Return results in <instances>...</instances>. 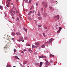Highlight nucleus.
Masks as SVG:
<instances>
[{
    "instance_id": "38",
    "label": "nucleus",
    "mask_w": 67,
    "mask_h": 67,
    "mask_svg": "<svg viewBox=\"0 0 67 67\" xmlns=\"http://www.w3.org/2000/svg\"><path fill=\"white\" fill-rule=\"evenodd\" d=\"M53 55L52 54H50V57H52V56Z\"/></svg>"
},
{
    "instance_id": "29",
    "label": "nucleus",
    "mask_w": 67,
    "mask_h": 67,
    "mask_svg": "<svg viewBox=\"0 0 67 67\" xmlns=\"http://www.w3.org/2000/svg\"><path fill=\"white\" fill-rule=\"evenodd\" d=\"M7 2L8 3V5H9L10 4V3L8 1H7Z\"/></svg>"
},
{
    "instance_id": "52",
    "label": "nucleus",
    "mask_w": 67,
    "mask_h": 67,
    "mask_svg": "<svg viewBox=\"0 0 67 67\" xmlns=\"http://www.w3.org/2000/svg\"><path fill=\"white\" fill-rule=\"evenodd\" d=\"M24 51H26V50L25 49H24Z\"/></svg>"
},
{
    "instance_id": "32",
    "label": "nucleus",
    "mask_w": 67,
    "mask_h": 67,
    "mask_svg": "<svg viewBox=\"0 0 67 67\" xmlns=\"http://www.w3.org/2000/svg\"><path fill=\"white\" fill-rule=\"evenodd\" d=\"M29 19L30 20H32V19H31L30 18H29Z\"/></svg>"
},
{
    "instance_id": "4",
    "label": "nucleus",
    "mask_w": 67,
    "mask_h": 67,
    "mask_svg": "<svg viewBox=\"0 0 67 67\" xmlns=\"http://www.w3.org/2000/svg\"><path fill=\"white\" fill-rule=\"evenodd\" d=\"M53 40V38H51L49 40V41L48 42H47V43H50L51 42H52V40Z\"/></svg>"
},
{
    "instance_id": "3",
    "label": "nucleus",
    "mask_w": 67,
    "mask_h": 67,
    "mask_svg": "<svg viewBox=\"0 0 67 67\" xmlns=\"http://www.w3.org/2000/svg\"><path fill=\"white\" fill-rule=\"evenodd\" d=\"M42 4H43V5L45 7V8H47V5L46 4L45 2H42Z\"/></svg>"
},
{
    "instance_id": "10",
    "label": "nucleus",
    "mask_w": 67,
    "mask_h": 67,
    "mask_svg": "<svg viewBox=\"0 0 67 67\" xmlns=\"http://www.w3.org/2000/svg\"><path fill=\"white\" fill-rule=\"evenodd\" d=\"M37 15H38V16H40L41 15L40 13V12L39 11L38 12V14H37Z\"/></svg>"
},
{
    "instance_id": "59",
    "label": "nucleus",
    "mask_w": 67,
    "mask_h": 67,
    "mask_svg": "<svg viewBox=\"0 0 67 67\" xmlns=\"http://www.w3.org/2000/svg\"><path fill=\"white\" fill-rule=\"evenodd\" d=\"M10 22L11 23H12V21H10Z\"/></svg>"
},
{
    "instance_id": "39",
    "label": "nucleus",
    "mask_w": 67,
    "mask_h": 67,
    "mask_svg": "<svg viewBox=\"0 0 67 67\" xmlns=\"http://www.w3.org/2000/svg\"><path fill=\"white\" fill-rule=\"evenodd\" d=\"M16 19L18 20H19V18H17Z\"/></svg>"
},
{
    "instance_id": "40",
    "label": "nucleus",
    "mask_w": 67,
    "mask_h": 67,
    "mask_svg": "<svg viewBox=\"0 0 67 67\" xmlns=\"http://www.w3.org/2000/svg\"><path fill=\"white\" fill-rule=\"evenodd\" d=\"M32 6L31 7V8L30 9V10H31V9H32Z\"/></svg>"
},
{
    "instance_id": "37",
    "label": "nucleus",
    "mask_w": 67,
    "mask_h": 67,
    "mask_svg": "<svg viewBox=\"0 0 67 67\" xmlns=\"http://www.w3.org/2000/svg\"><path fill=\"white\" fill-rule=\"evenodd\" d=\"M27 29H25V28H24V30L25 31H27Z\"/></svg>"
},
{
    "instance_id": "17",
    "label": "nucleus",
    "mask_w": 67,
    "mask_h": 67,
    "mask_svg": "<svg viewBox=\"0 0 67 67\" xmlns=\"http://www.w3.org/2000/svg\"><path fill=\"white\" fill-rule=\"evenodd\" d=\"M61 30H58L57 32V33H59L60 32Z\"/></svg>"
},
{
    "instance_id": "43",
    "label": "nucleus",
    "mask_w": 67,
    "mask_h": 67,
    "mask_svg": "<svg viewBox=\"0 0 67 67\" xmlns=\"http://www.w3.org/2000/svg\"><path fill=\"white\" fill-rule=\"evenodd\" d=\"M42 66V65H39V67H41Z\"/></svg>"
},
{
    "instance_id": "35",
    "label": "nucleus",
    "mask_w": 67,
    "mask_h": 67,
    "mask_svg": "<svg viewBox=\"0 0 67 67\" xmlns=\"http://www.w3.org/2000/svg\"><path fill=\"white\" fill-rule=\"evenodd\" d=\"M14 52H15V51H16V50L15 49H14Z\"/></svg>"
},
{
    "instance_id": "56",
    "label": "nucleus",
    "mask_w": 67,
    "mask_h": 67,
    "mask_svg": "<svg viewBox=\"0 0 67 67\" xmlns=\"http://www.w3.org/2000/svg\"><path fill=\"white\" fill-rule=\"evenodd\" d=\"M21 53H24V52H23V51H22V52H21Z\"/></svg>"
},
{
    "instance_id": "15",
    "label": "nucleus",
    "mask_w": 67,
    "mask_h": 67,
    "mask_svg": "<svg viewBox=\"0 0 67 67\" xmlns=\"http://www.w3.org/2000/svg\"><path fill=\"white\" fill-rule=\"evenodd\" d=\"M12 35L13 36H14V35H15V33L14 32H12Z\"/></svg>"
},
{
    "instance_id": "22",
    "label": "nucleus",
    "mask_w": 67,
    "mask_h": 67,
    "mask_svg": "<svg viewBox=\"0 0 67 67\" xmlns=\"http://www.w3.org/2000/svg\"><path fill=\"white\" fill-rule=\"evenodd\" d=\"M62 28L61 27H59V30H62Z\"/></svg>"
},
{
    "instance_id": "1",
    "label": "nucleus",
    "mask_w": 67,
    "mask_h": 67,
    "mask_svg": "<svg viewBox=\"0 0 67 67\" xmlns=\"http://www.w3.org/2000/svg\"><path fill=\"white\" fill-rule=\"evenodd\" d=\"M23 37H21V36H20V38L18 40H17V41L18 42L21 41L23 39Z\"/></svg>"
},
{
    "instance_id": "28",
    "label": "nucleus",
    "mask_w": 67,
    "mask_h": 67,
    "mask_svg": "<svg viewBox=\"0 0 67 67\" xmlns=\"http://www.w3.org/2000/svg\"><path fill=\"white\" fill-rule=\"evenodd\" d=\"M25 1L26 2H28L29 1L27 0H25Z\"/></svg>"
},
{
    "instance_id": "51",
    "label": "nucleus",
    "mask_w": 67,
    "mask_h": 67,
    "mask_svg": "<svg viewBox=\"0 0 67 67\" xmlns=\"http://www.w3.org/2000/svg\"><path fill=\"white\" fill-rule=\"evenodd\" d=\"M11 4H12V5L13 4V3H11Z\"/></svg>"
},
{
    "instance_id": "50",
    "label": "nucleus",
    "mask_w": 67,
    "mask_h": 67,
    "mask_svg": "<svg viewBox=\"0 0 67 67\" xmlns=\"http://www.w3.org/2000/svg\"><path fill=\"white\" fill-rule=\"evenodd\" d=\"M56 29H58V27H56Z\"/></svg>"
},
{
    "instance_id": "62",
    "label": "nucleus",
    "mask_w": 67,
    "mask_h": 67,
    "mask_svg": "<svg viewBox=\"0 0 67 67\" xmlns=\"http://www.w3.org/2000/svg\"><path fill=\"white\" fill-rule=\"evenodd\" d=\"M19 15H20V16H21V14H19Z\"/></svg>"
},
{
    "instance_id": "54",
    "label": "nucleus",
    "mask_w": 67,
    "mask_h": 67,
    "mask_svg": "<svg viewBox=\"0 0 67 67\" xmlns=\"http://www.w3.org/2000/svg\"><path fill=\"white\" fill-rule=\"evenodd\" d=\"M24 40H23V41H22V42H24Z\"/></svg>"
},
{
    "instance_id": "23",
    "label": "nucleus",
    "mask_w": 67,
    "mask_h": 67,
    "mask_svg": "<svg viewBox=\"0 0 67 67\" xmlns=\"http://www.w3.org/2000/svg\"><path fill=\"white\" fill-rule=\"evenodd\" d=\"M15 58L17 59V58H18V57L17 56H15Z\"/></svg>"
},
{
    "instance_id": "13",
    "label": "nucleus",
    "mask_w": 67,
    "mask_h": 67,
    "mask_svg": "<svg viewBox=\"0 0 67 67\" xmlns=\"http://www.w3.org/2000/svg\"><path fill=\"white\" fill-rule=\"evenodd\" d=\"M38 19L40 20H41L42 19V17L41 16L39 17H38Z\"/></svg>"
},
{
    "instance_id": "63",
    "label": "nucleus",
    "mask_w": 67,
    "mask_h": 67,
    "mask_svg": "<svg viewBox=\"0 0 67 67\" xmlns=\"http://www.w3.org/2000/svg\"><path fill=\"white\" fill-rule=\"evenodd\" d=\"M18 58V59H19V58Z\"/></svg>"
},
{
    "instance_id": "49",
    "label": "nucleus",
    "mask_w": 67,
    "mask_h": 67,
    "mask_svg": "<svg viewBox=\"0 0 67 67\" xmlns=\"http://www.w3.org/2000/svg\"><path fill=\"white\" fill-rule=\"evenodd\" d=\"M52 57H54V55H52Z\"/></svg>"
},
{
    "instance_id": "41",
    "label": "nucleus",
    "mask_w": 67,
    "mask_h": 67,
    "mask_svg": "<svg viewBox=\"0 0 67 67\" xmlns=\"http://www.w3.org/2000/svg\"><path fill=\"white\" fill-rule=\"evenodd\" d=\"M41 11H43V8H41Z\"/></svg>"
},
{
    "instance_id": "24",
    "label": "nucleus",
    "mask_w": 67,
    "mask_h": 67,
    "mask_svg": "<svg viewBox=\"0 0 67 67\" xmlns=\"http://www.w3.org/2000/svg\"><path fill=\"white\" fill-rule=\"evenodd\" d=\"M35 65H37V66H38V65H39V64H38V63H36V64H35Z\"/></svg>"
},
{
    "instance_id": "8",
    "label": "nucleus",
    "mask_w": 67,
    "mask_h": 67,
    "mask_svg": "<svg viewBox=\"0 0 67 67\" xmlns=\"http://www.w3.org/2000/svg\"><path fill=\"white\" fill-rule=\"evenodd\" d=\"M33 13V11H30L28 13V15H30V14L31 13Z\"/></svg>"
},
{
    "instance_id": "31",
    "label": "nucleus",
    "mask_w": 67,
    "mask_h": 67,
    "mask_svg": "<svg viewBox=\"0 0 67 67\" xmlns=\"http://www.w3.org/2000/svg\"><path fill=\"white\" fill-rule=\"evenodd\" d=\"M6 6H7V7H9V4H7Z\"/></svg>"
},
{
    "instance_id": "42",
    "label": "nucleus",
    "mask_w": 67,
    "mask_h": 67,
    "mask_svg": "<svg viewBox=\"0 0 67 67\" xmlns=\"http://www.w3.org/2000/svg\"><path fill=\"white\" fill-rule=\"evenodd\" d=\"M10 13H12V11H11L10 12Z\"/></svg>"
},
{
    "instance_id": "57",
    "label": "nucleus",
    "mask_w": 67,
    "mask_h": 67,
    "mask_svg": "<svg viewBox=\"0 0 67 67\" xmlns=\"http://www.w3.org/2000/svg\"><path fill=\"white\" fill-rule=\"evenodd\" d=\"M20 18H21V16H20Z\"/></svg>"
},
{
    "instance_id": "12",
    "label": "nucleus",
    "mask_w": 67,
    "mask_h": 67,
    "mask_svg": "<svg viewBox=\"0 0 67 67\" xmlns=\"http://www.w3.org/2000/svg\"><path fill=\"white\" fill-rule=\"evenodd\" d=\"M47 15V14L46 13H45V14H44L43 15V16L44 17H46Z\"/></svg>"
},
{
    "instance_id": "60",
    "label": "nucleus",
    "mask_w": 67,
    "mask_h": 67,
    "mask_svg": "<svg viewBox=\"0 0 67 67\" xmlns=\"http://www.w3.org/2000/svg\"><path fill=\"white\" fill-rule=\"evenodd\" d=\"M14 10H16V8H15L14 9Z\"/></svg>"
},
{
    "instance_id": "7",
    "label": "nucleus",
    "mask_w": 67,
    "mask_h": 67,
    "mask_svg": "<svg viewBox=\"0 0 67 67\" xmlns=\"http://www.w3.org/2000/svg\"><path fill=\"white\" fill-rule=\"evenodd\" d=\"M16 34L17 35H18V36L21 35V34H20V32H16Z\"/></svg>"
},
{
    "instance_id": "16",
    "label": "nucleus",
    "mask_w": 67,
    "mask_h": 67,
    "mask_svg": "<svg viewBox=\"0 0 67 67\" xmlns=\"http://www.w3.org/2000/svg\"><path fill=\"white\" fill-rule=\"evenodd\" d=\"M2 8H3V6L1 5L0 6V9H1V10L2 9Z\"/></svg>"
},
{
    "instance_id": "30",
    "label": "nucleus",
    "mask_w": 67,
    "mask_h": 67,
    "mask_svg": "<svg viewBox=\"0 0 67 67\" xmlns=\"http://www.w3.org/2000/svg\"><path fill=\"white\" fill-rule=\"evenodd\" d=\"M49 8L50 9H52V8L51 7H49Z\"/></svg>"
},
{
    "instance_id": "47",
    "label": "nucleus",
    "mask_w": 67,
    "mask_h": 67,
    "mask_svg": "<svg viewBox=\"0 0 67 67\" xmlns=\"http://www.w3.org/2000/svg\"><path fill=\"white\" fill-rule=\"evenodd\" d=\"M8 0V1L9 2H10V1H11V0Z\"/></svg>"
},
{
    "instance_id": "48",
    "label": "nucleus",
    "mask_w": 67,
    "mask_h": 67,
    "mask_svg": "<svg viewBox=\"0 0 67 67\" xmlns=\"http://www.w3.org/2000/svg\"><path fill=\"white\" fill-rule=\"evenodd\" d=\"M12 19H14V17H13V16H12Z\"/></svg>"
},
{
    "instance_id": "20",
    "label": "nucleus",
    "mask_w": 67,
    "mask_h": 67,
    "mask_svg": "<svg viewBox=\"0 0 67 67\" xmlns=\"http://www.w3.org/2000/svg\"><path fill=\"white\" fill-rule=\"evenodd\" d=\"M40 64L42 65L43 64V63L42 62H40Z\"/></svg>"
},
{
    "instance_id": "5",
    "label": "nucleus",
    "mask_w": 67,
    "mask_h": 67,
    "mask_svg": "<svg viewBox=\"0 0 67 67\" xmlns=\"http://www.w3.org/2000/svg\"><path fill=\"white\" fill-rule=\"evenodd\" d=\"M49 63L48 62V61H46V63H45V65H49Z\"/></svg>"
},
{
    "instance_id": "11",
    "label": "nucleus",
    "mask_w": 67,
    "mask_h": 67,
    "mask_svg": "<svg viewBox=\"0 0 67 67\" xmlns=\"http://www.w3.org/2000/svg\"><path fill=\"white\" fill-rule=\"evenodd\" d=\"M37 48V47L36 46L32 45V48Z\"/></svg>"
},
{
    "instance_id": "33",
    "label": "nucleus",
    "mask_w": 67,
    "mask_h": 67,
    "mask_svg": "<svg viewBox=\"0 0 67 67\" xmlns=\"http://www.w3.org/2000/svg\"><path fill=\"white\" fill-rule=\"evenodd\" d=\"M13 13H14V14H15V12L14 11H13Z\"/></svg>"
},
{
    "instance_id": "45",
    "label": "nucleus",
    "mask_w": 67,
    "mask_h": 67,
    "mask_svg": "<svg viewBox=\"0 0 67 67\" xmlns=\"http://www.w3.org/2000/svg\"><path fill=\"white\" fill-rule=\"evenodd\" d=\"M12 16H14V14L13 13H12Z\"/></svg>"
},
{
    "instance_id": "58",
    "label": "nucleus",
    "mask_w": 67,
    "mask_h": 67,
    "mask_svg": "<svg viewBox=\"0 0 67 67\" xmlns=\"http://www.w3.org/2000/svg\"><path fill=\"white\" fill-rule=\"evenodd\" d=\"M36 5H37V6L38 5V4H36Z\"/></svg>"
},
{
    "instance_id": "21",
    "label": "nucleus",
    "mask_w": 67,
    "mask_h": 67,
    "mask_svg": "<svg viewBox=\"0 0 67 67\" xmlns=\"http://www.w3.org/2000/svg\"><path fill=\"white\" fill-rule=\"evenodd\" d=\"M44 29H47L48 28H47V27H44Z\"/></svg>"
},
{
    "instance_id": "64",
    "label": "nucleus",
    "mask_w": 67,
    "mask_h": 67,
    "mask_svg": "<svg viewBox=\"0 0 67 67\" xmlns=\"http://www.w3.org/2000/svg\"><path fill=\"white\" fill-rule=\"evenodd\" d=\"M13 67H16V66H13Z\"/></svg>"
},
{
    "instance_id": "19",
    "label": "nucleus",
    "mask_w": 67,
    "mask_h": 67,
    "mask_svg": "<svg viewBox=\"0 0 67 67\" xmlns=\"http://www.w3.org/2000/svg\"><path fill=\"white\" fill-rule=\"evenodd\" d=\"M27 61H25L24 63V64H25L26 63H27Z\"/></svg>"
},
{
    "instance_id": "2",
    "label": "nucleus",
    "mask_w": 67,
    "mask_h": 67,
    "mask_svg": "<svg viewBox=\"0 0 67 67\" xmlns=\"http://www.w3.org/2000/svg\"><path fill=\"white\" fill-rule=\"evenodd\" d=\"M46 58V56H44L43 55H41L40 56H39V58L40 59V58Z\"/></svg>"
},
{
    "instance_id": "26",
    "label": "nucleus",
    "mask_w": 67,
    "mask_h": 67,
    "mask_svg": "<svg viewBox=\"0 0 67 67\" xmlns=\"http://www.w3.org/2000/svg\"><path fill=\"white\" fill-rule=\"evenodd\" d=\"M18 10H16V13H18Z\"/></svg>"
},
{
    "instance_id": "53",
    "label": "nucleus",
    "mask_w": 67,
    "mask_h": 67,
    "mask_svg": "<svg viewBox=\"0 0 67 67\" xmlns=\"http://www.w3.org/2000/svg\"><path fill=\"white\" fill-rule=\"evenodd\" d=\"M43 35H44L45 34L44 33V32H43Z\"/></svg>"
},
{
    "instance_id": "61",
    "label": "nucleus",
    "mask_w": 67,
    "mask_h": 67,
    "mask_svg": "<svg viewBox=\"0 0 67 67\" xmlns=\"http://www.w3.org/2000/svg\"><path fill=\"white\" fill-rule=\"evenodd\" d=\"M47 67V65L46 66V67Z\"/></svg>"
},
{
    "instance_id": "27",
    "label": "nucleus",
    "mask_w": 67,
    "mask_h": 67,
    "mask_svg": "<svg viewBox=\"0 0 67 67\" xmlns=\"http://www.w3.org/2000/svg\"><path fill=\"white\" fill-rule=\"evenodd\" d=\"M6 39L7 40H9V42L10 41L9 40V38H6Z\"/></svg>"
},
{
    "instance_id": "36",
    "label": "nucleus",
    "mask_w": 67,
    "mask_h": 67,
    "mask_svg": "<svg viewBox=\"0 0 67 67\" xmlns=\"http://www.w3.org/2000/svg\"><path fill=\"white\" fill-rule=\"evenodd\" d=\"M29 51H31L32 50H31L30 49H29Z\"/></svg>"
},
{
    "instance_id": "18",
    "label": "nucleus",
    "mask_w": 67,
    "mask_h": 67,
    "mask_svg": "<svg viewBox=\"0 0 67 67\" xmlns=\"http://www.w3.org/2000/svg\"><path fill=\"white\" fill-rule=\"evenodd\" d=\"M7 67H11L10 66V65H7Z\"/></svg>"
},
{
    "instance_id": "55",
    "label": "nucleus",
    "mask_w": 67,
    "mask_h": 67,
    "mask_svg": "<svg viewBox=\"0 0 67 67\" xmlns=\"http://www.w3.org/2000/svg\"><path fill=\"white\" fill-rule=\"evenodd\" d=\"M6 47H7V46H5V47H4V48H6Z\"/></svg>"
},
{
    "instance_id": "14",
    "label": "nucleus",
    "mask_w": 67,
    "mask_h": 67,
    "mask_svg": "<svg viewBox=\"0 0 67 67\" xmlns=\"http://www.w3.org/2000/svg\"><path fill=\"white\" fill-rule=\"evenodd\" d=\"M45 46V44H43L41 46L42 48H44Z\"/></svg>"
},
{
    "instance_id": "44",
    "label": "nucleus",
    "mask_w": 67,
    "mask_h": 67,
    "mask_svg": "<svg viewBox=\"0 0 67 67\" xmlns=\"http://www.w3.org/2000/svg\"><path fill=\"white\" fill-rule=\"evenodd\" d=\"M30 44H28L27 46H30Z\"/></svg>"
},
{
    "instance_id": "9",
    "label": "nucleus",
    "mask_w": 67,
    "mask_h": 67,
    "mask_svg": "<svg viewBox=\"0 0 67 67\" xmlns=\"http://www.w3.org/2000/svg\"><path fill=\"white\" fill-rule=\"evenodd\" d=\"M35 44L36 45V46H38V45H39L40 43H38V42H35Z\"/></svg>"
},
{
    "instance_id": "46",
    "label": "nucleus",
    "mask_w": 67,
    "mask_h": 67,
    "mask_svg": "<svg viewBox=\"0 0 67 67\" xmlns=\"http://www.w3.org/2000/svg\"><path fill=\"white\" fill-rule=\"evenodd\" d=\"M12 40L13 41H14V38H13L12 39Z\"/></svg>"
},
{
    "instance_id": "25",
    "label": "nucleus",
    "mask_w": 67,
    "mask_h": 67,
    "mask_svg": "<svg viewBox=\"0 0 67 67\" xmlns=\"http://www.w3.org/2000/svg\"><path fill=\"white\" fill-rule=\"evenodd\" d=\"M42 26V25H38V27H40Z\"/></svg>"
},
{
    "instance_id": "34",
    "label": "nucleus",
    "mask_w": 67,
    "mask_h": 67,
    "mask_svg": "<svg viewBox=\"0 0 67 67\" xmlns=\"http://www.w3.org/2000/svg\"><path fill=\"white\" fill-rule=\"evenodd\" d=\"M31 0L29 1V3H31Z\"/></svg>"
},
{
    "instance_id": "6",
    "label": "nucleus",
    "mask_w": 67,
    "mask_h": 67,
    "mask_svg": "<svg viewBox=\"0 0 67 67\" xmlns=\"http://www.w3.org/2000/svg\"><path fill=\"white\" fill-rule=\"evenodd\" d=\"M59 15H57V16H55V17H54V18H57V19H59Z\"/></svg>"
}]
</instances>
